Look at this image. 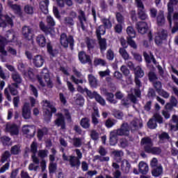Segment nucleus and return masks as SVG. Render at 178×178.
Instances as JSON below:
<instances>
[{"instance_id":"obj_1","label":"nucleus","mask_w":178,"mask_h":178,"mask_svg":"<svg viewBox=\"0 0 178 178\" xmlns=\"http://www.w3.org/2000/svg\"><path fill=\"white\" fill-rule=\"evenodd\" d=\"M130 130H129V124L124 123L120 129H115L110 133V144L111 145H116L119 136H129Z\"/></svg>"},{"instance_id":"obj_2","label":"nucleus","mask_w":178,"mask_h":178,"mask_svg":"<svg viewBox=\"0 0 178 178\" xmlns=\"http://www.w3.org/2000/svg\"><path fill=\"white\" fill-rule=\"evenodd\" d=\"M37 77L42 87H45V83L42 81V79H44L49 88H52V87H54V84L52 83V81H51V77L49 76V71H48V69L44 68L40 72V74L38 75Z\"/></svg>"},{"instance_id":"obj_3","label":"nucleus","mask_w":178,"mask_h":178,"mask_svg":"<svg viewBox=\"0 0 178 178\" xmlns=\"http://www.w3.org/2000/svg\"><path fill=\"white\" fill-rule=\"evenodd\" d=\"M43 111L46 113L47 118L51 119L52 118V113H56V108L48 102V100H44L42 102Z\"/></svg>"},{"instance_id":"obj_4","label":"nucleus","mask_w":178,"mask_h":178,"mask_svg":"<svg viewBox=\"0 0 178 178\" xmlns=\"http://www.w3.org/2000/svg\"><path fill=\"white\" fill-rule=\"evenodd\" d=\"M60 44L64 48H67L69 45L72 47L74 44V40L73 39V36H67L66 33H62L60 38Z\"/></svg>"},{"instance_id":"obj_5","label":"nucleus","mask_w":178,"mask_h":178,"mask_svg":"<svg viewBox=\"0 0 178 178\" xmlns=\"http://www.w3.org/2000/svg\"><path fill=\"white\" fill-rule=\"evenodd\" d=\"M63 159L64 161H68L71 168H76V169H79V168H80V165H81L80 160H79V159L74 156H67L65 154H64L63 155Z\"/></svg>"},{"instance_id":"obj_6","label":"nucleus","mask_w":178,"mask_h":178,"mask_svg":"<svg viewBox=\"0 0 178 178\" xmlns=\"http://www.w3.org/2000/svg\"><path fill=\"white\" fill-rule=\"evenodd\" d=\"M175 5H177V0H170L169 3H168V15H167V19L170 23V26L172 27V17L173 16V6Z\"/></svg>"},{"instance_id":"obj_7","label":"nucleus","mask_w":178,"mask_h":178,"mask_svg":"<svg viewBox=\"0 0 178 178\" xmlns=\"http://www.w3.org/2000/svg\"><path fill=\"white\" fill-rule=\"evenodd\" d=\"M156 122L158 123H163V118L159 113L154 115V118L150 119L147 122L149 129H156Z\"/></svg>"},{"instance_id":"obj_8","label":"nucleus","mask_w":178,"mask_h":178,"mask_svg":"<svg viewBox=\"0 0 178 178\" xmlns=\"http://www.w3.org/2000/svg\"><path fill=\"white\" fill-rule=\"evenodd\" d=\"M6 131L10 136H19V126L16 124L8 122L6 124Z\"/></svg>"},{"instance_id":"obj_9","label":"nucleus","mask_w":178,"mask_h":178,"mask_svg":"<svg viewBox=\"0 0 178 178\" xmlns=\"http://www.w3.org/2000/svg\"><path fill=\"white\" fill-rule=\"evenodd\" d=\"M7 24L13 26V19L8 15H2V12H0V27H6Z\"/></svg>"},{"instance_id":"obj_10","label":"nucleus","mask_w":178,"mask_h":178,"mask_svg":"<svg viewBox=\"0 0 178 178\" xmlns=\"http://www.w3.org/2000/svg\"><path fill=\"white\" fill-rule=\"evenodd\" d=\"M22 35L26 40H28V41H31V40H33V37H34L33 29H31L30 26H24L22 28Z\"/></svg>"},{"instance_id":"obj_11","label":"nucleus","mask_w":178,"mask_h":178,"mask_svg":"<svg viewBox=\"0 0 178 178\" xmlns=\"http://www.w3.org/2000/svg\"><path fill=\"white\" fill-rule=\"evenodd\" d=\"M140 144L145 148V152H149V149L154 145L152 140L149 137L142 138Z\"/></svg>"},{"instance_id":"obj_12","label":"nucleus","mask_w":178,"mask_h":178,"mask_svg":"<svg viewBox=\"0 0 178 178\" xmlns=\"http://www.w3.org/2000/svg\"><path fill=\"white\" fill-rule=\"evenodd\" d=\"M22 117L26 120H29L30 118H31V109L30 108V103H24L22 108Z\"/></svg>"},{"instance_id":"obj_13","label":"nucleus","mask_w":178,"mask_h":178,"mask_svg":"<svg viewBox=\"0 0 178 178\" xmlns=\"http://www.w3.org/2000/svg\"><path fill=\"white\" fill-rule=\"evenodd\" d=\"M168 38V31L163 30L159 32L155 38V42L157 45H161V43Z\"/></svg>"},{"instance_id":"obj_14","label":"nucleus","mask_w":178,"mask_h":178,"mask_svg":"<svg viewBox=\"0 0 178 178\" xmlns=\"http://www.w3.org/2000/svg\"><path fill=\"white\" fill-rule=\"evenodd\" d=\"M79 19L83 31H86L88 27L87 19L86 18V14L82 10L79 11Z\"/></svg>"},{"instance_id":"obj_15","label":"nucleus","mask_w":178,"mask_h":178,"mask_svg":"<svg viewBox=\"0 0 178 178\" xmlns=\"http://www.w3.org/2000/svg\"><path fill=\"white\" fill-rule=\"evenodd\" d=\"M22 131L24 134H28L30 137H33L35 134V127L34 125H24Z\"/></svg>"},{"instance_id":"obj_16","label":"nucleus","mask_w":178,"mask_h":178,"mask_svg":"<svg viewBox=\"0 0 178 178\" xmlns=\"http://www.w3.org/2000/svg\"><path fill=\"white\" fill-rule=\"evenodd\" d=\"M45 59L41 55H36L33 58V63L35 67H42Z\"/></svg>"},{"instance_id":"obj_17","label":"nucleus","mask_w":178,"mask_h":178,"mask_svg":"<svg viewBox=\"0 0 178 178\" xmlns=\"http://www.w3.org/2000/svg\"><path fill=\"white\" fill-rule=\"evenodd\" d=\"M79 59L83 65H86V63H91V58L90 56L87 55L84 51H80L79 53Z\"/></svg>"},{"instance_id":"obj_18","label":"nucleus","mask_w":178,"mask_h":178,"mask_svg":"<svg viewBox=\"0 0 178 178\" xmlns=\"http://www.w3.org/2000/svg\"><path fill=\"white\" fill-rule=\"evenodd\" d=\"M136 29L140 34H145L148 31V24L145 22H139L136 24Z\"/></svg>"},{"instance_id":"obj_19","label":"nucleus","mask_w":178,"mask_h":178,"mask_svg":"<svg viewBox=\"0 0 178 178\" xmlns=\"http://www.w3.org/2000/svg\"><path fill=\"white\" fill-rule=\"evenodd\" d=\"M130 127L132 131L139 130V129L143 127V120L138 119L133 120L131 122Z\"/></svg>"},{"instance_id":"obj_20","label":"nucleus","mask_w":178,"mask_h":178,"mask_svg":"<svg viewBox=\"0 0 178 178\" xmlns=\"http://www.w3.org/2000/svg\"><path fill=\"white\" fill-rule=\"evenodd\" d=\"M131 102H133L134 104L137 102V98H136V96L133 94L129 95L127 99H122L121 104L124 106H128V105H130Z\"/></svg>"},{"instance_id":"obj_21","label":"nucleus","mask_w":178,"mask_h":178,"mask_svg":"<svg viewBox=\"0 0 178 178\" xmlns=\"http://www.w3.org/2000/svg\"><path fill=\"white\" fill-rule=\"evenodd\" d=\"M56 115L58 116V118L55 120L56 125L58 126V127H61L63 129H65V117H63L62 113H58Z\"/></svg>"},{"instance_id":"obj_22","label":"nucleus","mask_w":178,"mask_h":178,"mask_svg":"<svg viewBox=\"0 0 178 178\" xmlns=\"http://www.w3.org/2000/svg\"><path fill=\"white\" fill-rule=\"evenodd\" d=\"M5 45H6V38L0 36V53L3 56H8V51L5 50Z\"/></svg>"},{"instance_id":"obj_23","label":"nucleus","mask_w":178,"mask_h":178,"mask_svg":"<svg viewBox=\"0 0 178 178\" xmlns=\"http://www.w3.org/2000/svg\"><path fill=\"white\" fill-rule=\"evenodd\" d=\"M138 170L142 175H147L148 170H149L148 164L144 161H140L138 164Z\"/></svg>"},{"instance_id":"obj_24","label":"nucleus","mask_w":178,"mask_h":178,"mask_svg":"<svg viewBox=\"0 0 178 178\" xmlns=\"http://www.w3.org/2000/svg\"><path fill=\"white\" fill-rule=\"evenodd\" d=\"M131 168V165H130V163L126 159L123 160L121 163V170L124 173H129L130 172V168Z\"/></svg>"},{"instance_id":"obj_25","label":"nucleus","mask_w":178,"mask_h":178,"mask_svg":"<svg viewBox=\"0 0 178 178\" xmlns=\"http://www.w3.org/2000/svg\"><path fill=\"white\" fill-rule=\"evenodd\" d=\"M162 173H163V168H162L161 164H159L157 167L154 168L152 171V175L154 177H159Z\"/></svg>"},{"instance_id":"obj_26","label":"nucleus","mask_w":178,"mask_h":178,"mask_svg":"<svg viewBox=\"0 0 178 178\" xmlns=\"http://www.w3.org/2000/svg\"><path fill=\"white\" fill-rule=\"evenodd\" d=\"M94 113L92 114V122L95 126H97V124H99V120H98L97 118H99V113H98V107H94L93 108ZM97 116V117H96Z\"/></svg>"},{"instance_id":"obj_27","label":"nucleus","mask_w":178,"mask_h":178,"mask_svg":"<svg viewBox=\"0 0 178 178\" xmlns=\"http://www.w3.org/2000/svg\"><path fill=\"white\" fill-rule=\"evenodd\" d=\"M36 42L40 47L44 48V47L47 45V39L45 38V36H44V35H38L36 37Z\"/></svg>"},{"instance_id":"obj_28","label":"nucleus","mask_w":178,"mask_h":178,"mask_svg":"<svg viewBox=\"0 0 178 178\" xmlns=\"http://www.w3.org/2000/svg\"><path fill=\"white\" fill-rule=\"evenodd\" d=\"M49 5V0H43L40 3V10L45 15L48 13V6Z\"/></svg>"},{"instance_id":"obj_29","label":"nucleus","mask_w":178,"mask_h":178,"mask_svg":"<svg viewBox=\"0 0 178 178\" xmlns=\"http://www.w3.org/2000/svg\"><path fill=\"white\" fill-rule=\"evenodd\" d=\"M156 22L158 26H163L165 22V15L163 11H160L156 17Z\"/></svg>"},{"instance_id":"obj_30","label":"nucleus","mask_w":178,"mask_h":178,"mask_svg":"<svg viewBox=\"0 0 178 178\" xmlns=\"http://www.w3.org/2000/svg\"><path fill=\"white\" fill-rule=\"evenodd\" d=\"M172 123H170V127L171 130H173V131H176L178 130V118L176 115H172Z\"/></svg>"},{"instance_id":"obj_31","label":"nucleus","mask_w":178,"mask_h":178,"mask_svg":"<svg viewBox=\"0 0 178 178\" xmlns=\"http://www.w3.org/2000/svg\"><path fill=\"white\" fill-rule=\"evenodd\" d=\"M11 77L13 81L15 82V84H20L23 81V79H22L20 74H19V72H13L11 74Z\"/></svg>"},{"instance_id":"obj_32","label":"nucleus","mask_w":178,"mask_h":178,"mask_svg":"<svg viewBox=\"0 0 178 178\" xmlns=\"http://www.w3.org/2000/svg\"><path fill=\"white\" fill-rule=\"evenodd\" d=\"M8 5L10 6V8H11V9L15 10V13L20 15V12H22V8H20V6L13 4V1H12L11 0H8Z\"/></svg>"},{"instance_id":"obj_33","label":"nucleus","mask_w":178,"mask_h":178,"mask_svg":"<svg viewBox=\"0 0 178 178\" xmlns=\"http://www.w3.org/2000/svg\"><path fill=\"white\" fill-rule=\"evenodd\" d=\"M106 33V30L104 25H100L96 29V34L97 38H101V35H104Z\"/></svg>"},{"instance_id":"obj_34","label":"nucleus","mask_w":178,"mask_h":178,"mask_svg":"<svg viewBox=\"0 0 178 178\" xmlns=\"http://www.w3.org/2000/svg\"><path fill=\"white\" fill-rule=\"evenodd\" d=\"M98 41H99V44L100 47V51L102 52L104 51H106V39L105 38H97Z\"/></svg>"},{"instance_id":"obj_35","label":"nucleus","mask_w":178,"mask_h":178,"mask_svg":"<svg viewBox=\"0 0 178 178\" xmlns=\"http://www.w3.org/2000/svg\"><path fill=\"white\" fill-rule=\"evenodd\" d=\"M23 76L26 79H34V72L33 68H29L26 71L23 72Z\"/></svg>"},{"instance_id":"obj_36","label":"nucleus","mask_w":178,"mask_h":178,"mask_svg":"<svg viewBox=\"0 0 178 178\" xmlns=\"http://www.w3.org/2000/svg\"><path fill=\"white\" fill-rule=\"evenodd\" d=\"M80 124L81 126V127H83V129H90V119L85 118H82L81 122H80Z\"/></svg>"},{"instance_id":"obj_37","label":"nucleus","mask_w":178,"mask_h":178,"mask_svg":"<svg viewBox=\"0 0 178 178\" xmlns=\"http://www.w3.org/2000/svg\"><path fill=\"white\" fill-rule=\"evenodd\" d=\"M144 57L147 63H151V62H153L154 65H156V60H155V58H154V55H148L147 53H145Z\"/></svg>"},{"instance_id":"obj_38","label":"nucleus","mask_w":178,"mask_h":178,"mask_svg":"<svg viewBox=\"0 0 178 178\" xmlns=\"http://www.w3.org/2000/svg\"><path fill=\"white\" fill-rule=\"evenodd\" d=\"M75 104L76 105H79V106H83L84 105V97L81 95H76V97H74Z\"/></svg>"},{"instance_id":"obj_39","label":"nucleus","mask_w":178,"mask_h":178,"mask_svg":"<svg viewBox=\"0 0 178 178\" xmlns=\"http://www.w3.org/2000/svg\"><path fill=\"white\" fill-rule=\"evenodd\" d=\"M138 15L141 20H147L148 19V15L145 13V8L138 10Z\"/></svg>"},{"instance_id":"obj_40","label":"nucleus","mask_w":178,"mask_h":178,"mask_svg":"<svg viewBox=\"0 0 178 178\" xmlns=\"http://www.w3.org/2000/svg\"><path fill=\"white\" fill-rule=\"evenodd\" d=\"M119 54L121 55L122 58L124 59V60H129V58H130V56L129 55V53H127V51H126V49L120 48Z\"/></svg>"},{"instance_id":"obj_41","label":"nucleus","mask_w":178,"mask_h":178,"mask_svg":"<svg viewBox=\"0 0 178 178\" xmlns=\"http://www.w3.org/2000/svg\"><path fill=\"white\" fill-rule=\"evenodd\" d=\"M127 33L129 35L128 38H136V31L133 26H128L127 28Z\"/></svg>"},{"instance_id":"obj_42","label":"nucleus","mask_w":178,"mask_h":178,"mask_svg":"<svg viewBox=\"0 0 178 178\" xmlns=\"http://www.w3.org/2000/svg\"><path fill=\"white\" fill-rule=\"evenodd\" d=\"M10 158V152L8 151H6L1 156V159L0 162L1 163H5V162H8Z\"/></svg>"},{"instance_id":"obj_43","label":"nucleus","mask_w":178,"mask_h":178,"mask_svg":"<svg viewBox=\"0 0 178 178\" xmlns=\"http://www.w3.org/2000/svg\"><path fill=\"white\" fill-rule=\"evenodd\" d=\"M105 95L106 97L107 101L111 102V104H117L118 102L113 99L115 98V95L113 93L106 92Z\"/></svg>"},{"instance_id":"obj_44","label":"nucleus","mask_w":178,"mask_h":178,"mask_svg":"<svg viewBox=\"0 0 178 178\" xmlns=\"http://www.w3.org/2000/svg\"><path fill=\"white\" fill-rule=\"evenodd\" d=\"M88 80L91 87H97V84H98V81L97 80V78L95 76H94L93 75H89Z\"/></svg>"},{"instance_id":"obj_45","label":"nucleus","mask_w":178,"mask_h":178,"mask_svg":"<svg viewBox=\"0 0 178 178\" xmlns=\"http://www.w3.org/2000/svg\"><path fill=\"white\" fill-rule=\"evenodd\" d=\"M134 73L136 77H143L144 76V71L141 69V67L138 66L135 68Z\"/></svg>"},{"instance_id":"obj_46","label":"nucleus","mask_w":178,"mask_h":178,"mask_svg":"<svg viewBox=\"0 0 178 178\" xmlns=\"http://www.w3.org/2000/svg\"><path fill=\"white\" fill-rule=\"evenodd\" d=\"M39 26H40V30L44 33H45V34H49V33H51V31L52 30L51 29V28L47 27L45 26V24H44V22H42L40 23Z\"/></svg>"},{"instance_id":"obj_47","label":"nucleus","mask_w":178,"mask_h":178,"mask_svg":"<svg viewBox=\"0 0 178 178\" xmlns=\"http://www.w3.org/2000/svg\"><path fill=\"white\" fill-rule=\"evenodd\" d=\"M102 23H103V26L105 27V29H112V22H111L109 19L103 18L102 19Z\"/></svg>"},{"instance_id":"obj_48","label":"nucleus","mask_w":178,"mask_h":178,"mask_svg":"<svg viewBox=\"0 0 178 178\" xmlns=\"http://www.w3.org/2000/svg\"><path fill=\"white\" fill-rule=\"evenodd\" d=\"M17 87V83H12L11 86L9 87V90L12 95H17V90L16 89Z\"/></svg>"},{"instance_id":"obj_49","label":"nucleus","mask_w":178,"mask_h":178,"mask_svg":"<svg viewBox=\"0 0 178 178\" xmlns=\"http://www.w3.org/2000/svg\"><path fill=\"white\" fill-rule=\"evenodd\" d=\"M162 152V150L159 147H151L147 154H154V155H159Z\"/></svg>"},{"instance_id":"obj_50","label":"nucleus","mask_w":178,"mask_h":178,"mask_svg":"<svg viewBox=\"0 0 178 178\" xmlns=\"http://www.w3.org/2000/svg\"><path fill=\"white\" fill-rule=\"evenodd\" d=\"M86 44L88 47V49H89V51H91V49H93V48L95 47V41L92 39H87Z\"/></svg>"},{"instance_id":"obj_51","label":"nucleus","mask_w":178,"mask_h":178,"mask_svg":"<svg viewBox=\"0 0 178 178\" xmlns=\"http://www.w3.org/2000/svg\"><path fill=\"white\" fill-rule=\"evenodd\" d=\"M117 122L118 121H116V120L108 119L106 121V127H108V129H111V127H113V126H115V124H116Z\"/></svg>"},{"instance_id":"obj_52","label":"nucleus","mask_w":178,"mask_h":178,"mask_svg":"<svg viewBox=\"0 0 178 178\" xmlns=\"http://www.w3.org/2000/svg\"><path fill=\"white\" fill-rule=\"evenodd\" d=\"M113 176H111L109 175H106V178H120V176H122V172L119 170H116L115 171L113 172Z\"/></svg>"},{"instance_id":"obj_53","label":"nucleus","mask_w":178,"mask_h":178,"mask_svg":"<svg viewBox=\"0 0 178 178\" xmlns=\"http://www.w3.org/2000/svg\"><path fill=\"white\" fill-rule=\"evenodd\" d=\"M21 151L19 145H15L11 147V154H13V155H17Z\"/></svg>"},{"instance_id":"obj_54","label":"nucleus","mask_w":178,"mask_h":178,"mask_svg":"<svg viewBox=\"0 0 178 178\" xmlns=\"http://www.w3.org/2000/svg\"><path fill=\"white\" fill-rule=\"evenodd\" d=\"M159 138L161 141H169L170 140V136L166 132H163L159 135Z\"/></svg>"},{"instance_id":"obj_55","label":"nucleus","mask_w":178,"mask_h":178,"mask_svg":"<svg viewBox=\"0 0 178 178\" xmlns=\"http://www.w3.org/2000/svg\"><path fill=\"white\" fill-rule=\"evenodd\" d=\"M47 133H48V129L47 128L39 129L38 131V137L39 140H41L42 137H44V134H47Z\"/></svg>"},{"instance_id":"obj_56","label":"nucleus","mask_w":178,"mask_h":178,"mask_svg":"<svg viewBox=\"0 0 178 178\" xmlns=\"http://www.w3.org/2000/svg\"><path fill=\"white\" fill-rule=\"evenodd\" d=\"M95 99L98 102V104H100V105L104 106L106 104L105 99H104V98H102V97H101L98 93L95 96Z\"/></svg>"},{"instance_id":"obj_57","label":"nucleus","mask_w":178,"mask_h":178,"mask_svg":"<svg viewBox=\"0 0 178 178\" xmlns=\"http://www.w3.org/2000/svg\"><path fill=\"white\" fill-rule=\"evenodd\" d=\"M94 63L95 66L101 65V66H105L106 65V61L105 60L101 59V58H96L94 60Z\"/></svg>"},{"instance_id":"obj_58","label":"nucleus","mask_w":178,"mask_h":178,"mask_svg":"<svg viewBox=\"0 0 178 178\" xmlns=\"http://www.w3.org/2000/svg\"><path fill=\"white\" fill-rule=\"evenodd\" d=\"M29 90L31 91L33 95H34L36 98L38 97V90H37V88L34 86V85L31 84L29 86Z\"/></svg>"},{"instance_id":"obj_59","label":"nucleus","mask_w":178,"mask_h":178,"mask_svg":"<svg viewBox=\"0 0 178 178\" xmlns=\"http://www.w3.org/2000/svg\"><path fill=\"white\" fill-rule=\"evenodd\" d=\"M1 141L3 145H9L10 144V138L8 136H2Z\"/></svg>"},{"instance_id":"obj_60","label":"nucleus","mask_w":178,"mask_h":178,"mask_svg":"<svg viewBox=\"0 0 178 178\" xmlns=\"http://www.w3.org/2000/svg\"><path fill=\"white\" fill-rule=\"evenodd\" d=\"M38 156L40 158H42V159H44V158H47V156H48V150H39Z\"/></svg>"},{"instance_id":"obj_61","label":"nucleus","mask_w":178,"mask_h":178,"mask_svg":"<svg viewBox=\"0 0 178 178\" xmlns=\"http://www.w3.org/2000/svg\"><path fill=\"white\" fill-rule=\"evenodd\" d=\"M7 52H8V54L13 56H16L17 55V51L12 47H7Z\"/></svg>"},{"instance_id":"obj_62","label":"nucleus","mask_w":178,"mask_h":178,"mask_svg":"<svg viewBox=\"0 0 178 178\" xmlns=\"http://www.w3.org/2000/svg\"><path fill=\"white\" fill-rule=\"evenodd\" d=\"M73 145L74 147H81V145L83 144V142L81 141V139L79 138H75L73 139Z\"/></svg>"},{"instance_id":"obj_63","label":"nucleus","mask_w":178,"mask_h":178,"mask_svg":"<svg viewBox=\"0 0 178 178\" xmlns=\"http://www.w3.org/2000/svg\"><path fill=\"white\" fill-rule=\"evenodd\" d=\"M37 143L33 142L31 145V152L33 154V155H35V154H37Z\"/></svg>"},{"instance_id":"obj_64","label":"nucleus","mask_w":178,"mask_h":178,"mask_svg":"<svg viewBox=\"0 0 178 178\" xmlns=\"http://www.w3.org/2000/svg\"><path fill=\"white\" fill-rule=\"evenodd\" d=\"M18 70H20L22 74L26 71V65L22 61L18 62Z\"/></svg>"}]
</instances>
